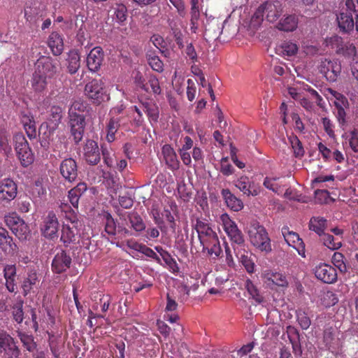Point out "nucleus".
Returning <instances> with one entry per match:
<instances>
[{
    "instance_id": "nucleus-1",
    "label": "nucleus",
    "mask_w": 358,
    "mask_h": 358,
    "mask_svg": "<svg viewBox=\"0 0 358 358\" xmlns=\"http://www.w3.org/2000/svg\"><path fill=\"white\" fill-rule=\"evenodd\" d=\"M248 234L252 245L262 252H269L271 251V240L268 234L263 225L258 222H250Z\"/></svg>"
},
{
    "instance_id": "nucleus-2",
    "label": "nucleus",
    "mask_w": 358,
    "mask_h": 358,
    "mask_svg": "<svg viewBox=\"0 0 358 358\" xmlns=\"http://www.w3.org/2000/svg\"><path fill=\"white\" fill-rule=\"evenodd\" d=\"M220 223L231 242L234 250L236 252L238 248L245 247V238L242 231L238 228L236 222L231 219L227 213H223L220 217Z\"/></svg>"
},
{
    "instance_id": "nucleus-3",
    "label": "nucleus",
    "mask_w": 358,
    "mask_h": 358,
    "mask_svg": "<svg viewBox=\"0 0 358 358\" xmlns=\"http://www.w3.org/2000/svg\"><path fill=\"white\" fill-rule=\"evenodd\" d=\"M21 350L15 339L5 330L0 329V356L1 358H22Z\"/></svg>"
},
{
    "instance_id": "nucleus-4",
    "label": "nucleus",
    "mask_w": 358,
    "mask_h": 358,
    "mask_svg": "<svg viewBox=\"0 0 358 358\" xmlns=\"http://www.w3.org/2000/svg\"><path fill=\"white\" fill-rule=\"evenodd\" d=\"M85 93L94 104L99 105L109 100L104 84L101 80L94 79L85 85Z\"/></svg>"
},
{
    "instance_id": "nucleus-5",
    "label": "nucleus",
    "mask_w": 358,
    "mask_h": 358,
    "mask_svg": "<svg viewBox=\"0 0 358 358\" xmlns=\"http://www.w3.org/2000/svg\"><path fill=\"white\" fill-rule=\"evenodd\" d=\"M282 13V8L280 2L266 1L258 7L254 17L263 20L265 16L268 22H273L278 20Z\"/></svg>"
},
{
    "instance_id": "nucleus-6",
    "label": "nucleus",
    "mask_w": 358,
    "mask_h": 358,
    "mask_svg": "<svg viewBox=\"0 0 358 358\" xmlns=\"http://www.w3.org/2000/svg\"><path fill=\"white\" fill-rule=\"evenodd\" d=\"M5 222L19 239H27L29 234V227L16 213L5 216Z\"/></svg>"
},
{
    "instance_id": "nucleus-7",
    "label": "nucleus",
    "mask_w": 358,
    "mask_h": 358,
    "mask_svg": "<svg viewBox=\"0 0 358 358\" xmlns=\"http://www.w3.org/2000/svg\"><path fill=\"white\" fill-rule=\"evenodd\" d=\"M59 61L50 57H41L35 64V71L46 77L52 78L57 72Z\"/></svg>"
},
{
    "instance_id": "nucleus-8",
    "label": "nucleus",
    "mask_w": 358,
    "mask_h": 358,
    "mask_svg": "<svg viewBox=\"0 0 358 358\" xmlns=\"http://www.w3.org/2000/svg\"><path fill=\"white\" fill-rule=\"evenodd\" d=\"M327 92L336 99L334 106L336 109V117L341 125L346 123L345 110L349 108V102L348 99L343 94L331 89L328 88Z\"/></svg>"
},
{
    "instance_id": "nucleus-9",
    "label": "nucleus",
    "mask_w": 358,
    "mask_h": 358,
    "mask_svg": "<svg viewBox=\"0 0 358 358\" xmlns=\"http://www.w3.org/2000/svg\"><path fill=\"white\" fill-rule=\"evenodd\" d=\"M72 264V258L65 250H60L54 256L51 269L54 273L62 274L67 271Z\"/></svg>"
},
{
    "instance_id": "nucleus-10",
    "label": "nucleus",
    "mask_w": 358,
    "mask_h": 358,
    "mask_svg": "<svg viewBox=\"0 0 358 358\" xmlns=\"http://www.w3.org/2000/svg\"><path fill=\"white\" fill-rule=\"evenodd\" d=\"M71 134L76 144L83 139L86 125L85 115H69Z\"/></svg>"
},
{
    "instance_id": "nucleus-11",
    "label": "nucleus",
    "mask_w": 358,
    "mask_h": 358,
    "mask_svg": "<svg viewBox=\"0 0 358 358\" xmlns=\"http://www.w3.org/2000/svg\"><path fill=\"white\" fill-rule=\"evenodd\" d=\"M319 71L328 81L334 82L341 73V66L336 61L324 59L320 62Z\"/></svg>"
},
{
    "instance_id": "nucleus-12",
    "label": "nucleus",
    "mask_w": 358,
    "mask_h": 358,
    "mask_svg": "<svg viewBox=\"0 0 358 358\" xmlns=\"http://www.w3.org/2000/svg\"><path fill=\"white\" fill-rule=\"evenodd\" d=\"M58 228L59 222L55 213L53 211L49 212L41 227L43 236L48 239L57 238Z\"/></svg>"
},
{
    "instance_id": "nucleus-13",
    "label": "nucleus",
    "mask_w": 358,
    "mask_h": 358,
    "mask_svg": "<svg viewBox=\"0 0 358 358\" xmlns=\"http://www.w3.org/2000/svg\"><path fill=\"white\" fill-rule=\"evenodd\" d=\"M194 229L198 234L201 245L207 243V241L217 236L208 221L204 219L197 218Z\"/></svg>"
},
{
    "instance_id": "nucleus-14",
    "label": "nucleus",
    "mask_w": 358,
    "mask_h": 358,
    "mask_svg": "<svg viewBox=\"0 0 358 358\" xmlns=\"http://www.w3.org/2000/svg\"><path fill=\"white\" fill-rule=\"evenodd\" d=\"M44 11L36 4L27 6L24 8L26 23L31 29H36L39 22L43 20Z\"/></svg>"
},
{
    "instance_id": "nucleus-15",
    "label": "nucleus",
    "mask_w": 358,
    "mask_h": 358,
    "mask_svg": "<svg viewBox=\"0 0 358 358\" xmlns=\"http://www.w3.org/2000/svg\"><path fill=\"white\" fill-rule=\"evenodd\" d=\"M59 172L65 180L73 182L78 174L77 162L73 158H66L62 161L59 166Z\"/></svg>"
},
{
    "instance_id": "nucleus-16",
    "label": "nucleus",
    "mask_w": 358,
    "mask_h": 358,
    "mask_svg": "<svg viewBox=\"0 0 358 358\" xmlns=\"http://www.w3.org/2000/svg\"><path fill=\"white\" fill-rule=\"evenodd\" d=\"M314 272L315 277L324 283L331 284L337 280L336 270L329 264H320L315 267Z\"/></svg>"
},
{
    "instance_id": "nucleus-17",
    "label": "nucleus",
    "mask_w": 358,
    "mask_h": 358,
    "mask_svg": "<svg viewBox=\"0 0 358 358\" xmlns=\"http://www.w3.org/2000/svg\"><path fill=\"white\" fill-rule=\"evenodd\" d=\"M72 226L63 224L61 230L60 241L63 243L65 248L69 247L71 244H76L79 242V232L73 222Z\"/></svg>"
},
{
    "instance_id": "nucleus-18",
    "label": "nucleus",
    "mask_w": 358,
    "mask_h": 358,
    "mask_svg": "<svg viewBox=\"0 0 358 358\" xmlns=\"http://www.w3.org/2000/svg\"><path fill=\"white\" fill-rule=\"evenodd\" d=\"M282 234L287 243L289 246L295 248L299 255L302 257H306L305 245L299 234L292 231H289L287 227H283L282 228Z\"/></svg>"
},
{
    "instance_id": "nucleus-19",
    "label": "nucleus",
    "mask_w": 358,
    "mask_h": 358,
    "mask_svg": "<svg viewBox=\"0 0 358 358\" xmlns=\"http://www.w3.org/2000/svg\"><path fill=\"white\" fill-rule=\"evenodd\" d=\"M84 158L87 164L96 165L101 160L98 144L94 140H87L84 146Z\"/></svg>"
},
{
    "instance_id": "nucleus-20",
    "label": "nucleus",
    "mask_w": 358,
    "mask_h": 358,
    "mask_svg": "<svg viewBox=\"0 0 358 358\" xmlns=\"http://www.w3.org/2000/svg\"><path fill=\"white\" fill-rule=\"evenodd\" d=\"M17 194V185L10 178H4L0 181V199L7 201L13 200Z\"/></svg>"
},
{
    "instance_id": "nucleus-21",
    "label": "nucleus",
    "mask_w": 358,
    "mask_h": 358,
    "mask_svg": "<svg viewBox=\"0 0 358 358\" xmlns=\"http://www.w3.org/2000/svg\"><path fill=\"white\" fill-rule=\"evenodd\" d=\"M104 53L101 47H95L90 50L87 57V66L92 72L98 71L103 61Z\"/></svg>"
},
{
    "instance_id": "nucleus-22",
    "label": "nucleus",
    "mask_w": 358,
    "mask_h": 358,
    "mask_svg": "<svg viewBox=\"0 0 358 358\" xmlns=\"http://www.w3.org/2000/svg\"><path fill=\"white\" fill-rule=\"evenodd\" d=\"M0 249L8 255H14L17 251V246L14 243L9 232L0 227Z\"/></svg>"
},
{
    "instance_id": "nucleus-23",
    "label": "nucleus",
    "mask_w": 358,
    "mask_h": 358,
    "mask_svg": "<svg viewBox=\"0 0 358 358\" xmlns=\"http://www.w3.org/2000/svg\"><path fill=\"white\" fill-rule=\"evenodd\" d=\"M162 152L166 164L172 171L178 170L180 167V162L173 148L169 144L162 147Z\"/></svg>"
},
{
    "instance_id": "nucleus-24",
    "label": "nucleus",
    "mask_w": 358,
    "mask_h": 358,
    "mask_svg": "<svg viewBox=\"0 0 358 358\" xmlns=\"http://www.w3.org/2000/svg\"><path fill=\"white\" fill-rule=\"evenodd\" d=\"M263 275L266 282H271L273 285L282 287L288 286V280L284 273L268 270L266 271Z\"/></svg>"
},
{
    "instance_id": "nucleus-25",
    "label": "nucleus",
    "mask_w": 358,
    "mask_h": 358,
    "mask_svg": "<svg viewBox=\"0 0 358 358\" xmlns=\"http://www.w3.org/2000/svg\"><path fill=\"white\" fill-rule=\"evenodd\" d=\"M221 195L228 208L231 210L238 212L243 208V201L237 198L229 189H223L221 191Z\"/></svg>"
},
{
    "instance_id": "nucleus-26",
    "label": "nucleus",
    "mask_w": 358,
    "mask_h": 358,
    "mask_svg": "<svg viewBox=\"0 0 358 358\" xmlns=\"http://www.w3.org/2000/svg\"><path fill=\"white\" fill-rule=\"evenodd\" d=\"M236 187L247 196H257L260 193L259 188H254V182L247 176H241L236 182Z\"/></svg>"
},
{
    "instance_id": "nucleus-27",
    "label": "nucleus",
    "mask_w": 358,
    "mask_h": 358,
    "mask_svg": "<svg viewBox=\"0 0 358 358\" xmlns=\"http://www.w3.org/2000/svg\"><path fill=\"white\" fill-rule=\"evenodd\" d=\"M84 15L79 12L76 13L73 17L66 20L62 26V29L70 34H75V30L78 28L85 27Z\"/></svg>"
},
{
    "instance_id": "nucleus-28",
    "label": "nucleus",
    "mask_w": 358,
    "mask_h": 358,
    "mask_svg": "<svg viewBox=\"0 0 358 358\" xmlns=\"http://www.w3.org/2000/svg\"><path fill=\"white\" fill-rule=\"evenodd\" d=\"M299 16L296 14L288 15L278 23L277 28L283 31H294L298 27Z\"/></svg>"
},
{
    "instance_id": "nucleus-29",
    "label": "nucleus",
    "mask_w": 358,
    "mask_h": 358,
    "mask_svg": "<svg viewBox=\"0 0 358 358\" xmlns=\"http://www.w3.org/2000/svg\"><path fill=\"white\" fill-rule=\"evenodd\" d=\"M339 332L332 327L326 328L323 334V341L329 349H336L339 345Z\"/></svg>"
},
{
    "instance_id": "nucleus-30",
    "label": "nucleus",
    "mask_w": 358,
    "mask_h": 358,
    "mask_svg": "<svg viewBox=\"0 0 358 358\" xmlns=\"http://www.w3.org/2000/svg\"><path fill=\"white\" fill-rule=\"evenodd\" d=\"M338 26L341 31L349 33L355 27V22L351 13L341 12L336 18Z\"/></svg>"
},
{
    "instance_id": "nucleus-31",
    "label": "nucleus",
    "mask_w": 358,
    "mask_h": 358,
    "mask_svg": "<svg viewBox=\"0 0 358 358\" xmlns=\"http://www.w3.org/2000/svg\"><path fill=\"white\" fill-rule=\"evenodd\" d=\"M6 287L10 292H15L16 285V267L15 265H6L3 268Z\"/></svg>"
},
{
    "instance_id": "nucleus-32",
    "label": "nucleus",
    "mask_w": 358,
    "mask_h": 358,
    "mask_svg": "<svg viewBox=\"0 0 358 358\" xmlns=\"http://www.w3.org/2000/svg\"><path fill=\"white\" fill-rule=\"evenodd\" d=\"M64 115V110L59 106H52L49 111V128L50 130H55L61 123Z\"/></svg>"
},
{
    "instance_id": "nucleus-33",
    "label": "nucleus",
    "mask_w": 358,
    "mask_h": 358,
    "mask_svg": "<svg viewBox=\"0 0 358 358\" xmlns=\"http://www.w3.org/2000/svg\"><path fill=\"white\" fill-rule=\"evenodd\" d=\"M86 183L79 182L75 187L69 191L68 199L73 208H78L80 198L86 192Z\"/></svg>"
},
{
    "instance_id": "nucleus-34",
    "label": "nucleus",
    "mask_w": 358,
    "mask_h": 358,
    "mask_svg": "<svg viewBox=\"0 0 358 358\" xmlns=\"http://www.w3.org/2000/svg\"><path fill=\"white\" fill-rule=\"evenodd\" d=\"M48 178L46 176L37 178L31 187V194L35 197H42L46 195V187Z\"/></svg>"
},
{
    "instance_id": "nucleus-35",
    "label": "nucleus",
    "mask_w": 358,
    "mask_h": 358,
    "mask_svg": "<svg viewBox=\"0 0 358 358\" xmlns=\"http://www.w3.org/2000/svg\"><path fill=\"white\" fill-rule=\"evenodd\" d=\"M48 46L51 49L53 55H59L64 49L63 38L57 32H52L48 38Z\"/></svg>"
},
{
    "instance_id": "nucleus-36",
    "label": "nucleus",
    "mask_w": 358,
    "mask_h": 358,
    "mask_svg": "<svg viewBox=\"0 0 358 358\" xmlns=\"http://www.w3.org/2000/svg\"><path fill=\"white\" fill-rule=\"evenodd\" d=\"M201 245L203 246V251L207 250L208 255H214V258L218 257L222 252L217 236Z\"/></svg>"
},
{
    "instance_id": "nucleus-37",
    "label": "nucleus",
    "mask_w": 358,
    "mask_h": 358,
    "mask_svg": "<svg viewBox=\"0 0 358 358\" xmlns=\"http://www.w3.org/2000/svg\"><path fill=\"white\" fill-rule=\"evenodd\" d=\"M120 119L118 117H111L106 124V141L112 143L115 140V134L120 127Z\"/></svg>"
},
{
    "instance_id": "nucleus-38",
    "label": "nucleus",
    "mask_w": 358,
    "mask_h": 358,
    "mask_svg": "<svg viewBox=\"0 0 358 358\" xmlns=\"http://www.w3.org/2000/svg\"><path fill=\"white\" fill-rule=\"evenodd\" d=\"M39 282V279L36 271H30L27 273V278L22 282V287L24 295H27L30 291Z\"/></svg>"
},
{
    "instance_id": "nucleus-39",
    "label": "nucleus",
    "mask_w": 358,
    "mask_h": 358,
    "mask_svg": "<svg viewBox=\"0 0 358 358\" xmlns=\"http://www.w3.org/2000/svg\"><path fill=\"white\" fill-rule=\"evenodd\" d=\"M327 220L321 217H313L309 222L308 227L315 231L319 236L324 234L327 227Z\"/></svg>"
},
{
    "instance_id": "nucleus-40",
    "label": "nucleus",
    "mask_w": 358,
    "mask_h": 358,
    "mask_svg": "<svg viewBox=\"0 0 358 358\" xmlns=\"http://www.w3.org/2000/svg\"><path fill=\"white\" fill-rule=\"evenodd\" d=\"M9 141V132L6 129L0 127V152L6 157L12 154V148Z\"/></svg>"
},
{
    "instance_id": "nucleus-41",
    "label": "nucleus",
    "mask_w": 358,
    "mask_h": 358,
    "mask_svg": "<svg viewBox=\"0 0 358 358\" xmlns=\"http://www.w3.org/2000/svg\"><path fill=\"white\" fill-rule=\"evenodd\" d=\"M128 220L131 225V228L136 232H141L145 229V223L137 212L132 211L129 213L128 215Z\"/></svg>"
},
{
    "instance_id": "nucleus-42",
    "label": "nucleus",
    "mask_w": 358,
    "mask_h": 358,
    "mask_svg": "<svg viewBox=\"0 0 358 358\" xmlns=\"http://www.w3.org/2000/svg\"><path fill=\"white\" fill-rule=\"evenodd\" d=\"M80 66V57L76 51L69 52L66 59V67L70 74H75Z\"/></svg>"
},
{
    "instance_id": "nucleus-43",
    "label": "nucleus",
    "mask_w": 358,
    "mask_h": 358,
    "mask_svg": "<svg viewBox=\"0 0 358 358\" xmlns=\"http://www.w3.org/2000/svg\"><path fill=\"white\" fill-rule=\"evenodd\" d=\"M280 178L278 177H266L264 180L263 185L264 186L272 191L273 192L280 194L282 192V187H285V185L282 184L281 181H280Z\"/></svg>"
},
{
    "instance_id": "nucleus-44",
    "label": "nucleus",
    "mask_w": 358,
    "mask_h": 358,
    "mask_svg": "<svg viewBox=\"0 0 358 358\" xmlns=\"http://www.w3.org/2000/svg\"><path fill=\"white\" fill-rule=\"evenodd\" d=\"M17 337L20 340L22 346L29 352H33L37 348V344L32 335L22 331H17Z\"/></svg>"
},
{
    "instance_id": "nucleus-45",
    "label": "nucleus",
    "mask_w": 358,
    "mask_h": 358,
    "mask_svg": "<svg viewBox=\"0 0 358 358\" xmlns=\"http://www.w3.org/2000/svg\"><path fill=\"white\" fill-rule=\"evenodd\" d=\"M47 78L34 71L31 80V85L35 92H41L43 91L48 85Z\"/></svg>"
},
{
    "instance_id": "nucleus-46",
    "label": "nucleus",
    "mask_w": 358,
    "mask_h": 358,
    "mask_svg": "<svg viewBox=\"0 0 358 358\" xmlns=\"http://www.w3.org/2000/svg\"><path fill=\"white\" fill-rule=\"evenodd\" d=\"M113 18L119 24L123 23L127 18V8L122 3L115 4L113 8Z\"/></svg>"
},
{
    "instance_id": "nucleus-47",
    "label": "nucleus",
    "mask_w": 358,
    "mask_h": 358,
    "mask_svg": "<svg viewBox=\"0 0 358 358\" xmlns=\"http://www.w3.org/2000/svg\"><path fill=\"white\" fill-rule=\"evenodd\" d=\"M87 103L81 100H75L69 109V115H85L84 113L87 112Z\"/></svg>"
},
{
    "instance_id": "nucleus-48",
    "label": "nucleus",
    "mask_w": 358,
    "mask_h": 358,
    "mask_svg": "<svg viewBox=\"0 0 358 358\" xmlns=\"http://www.w3.org/2000/svg\"><path fill=\"white\" fill-rule=\"evenodd\" d=\"M142 108L150 122H157L159 110L155 103L147 101L142 102Z\"/></svg>"
},
{
    "instance_id": "nucleus-49",
    "label": "nucleus",
    "mask_w": 358,
    "mask_h": 358,
    "mask_svg": "<svg viewBox=\"0 0 358 358\" xmlns=\"http://www.w3.org/2000/svg\"><path fill=\"white\" fill-rule=\"evenodd\" d=\"M320 238L324 245L331 250H338L342 245L341 241L331 234L324 233Z\"/></svg>"
},
{
    "instance_id": "nucleus-50",
    "label": "nucleus",
    "mask_w": 358,
    "mask_h": 358,
    "mask_svg": "<svg viewBox=\"0 0 358 358\" xmlns=\"http://www.w3.org/2000/svg\"><path fill=\"white\" fill-rule=\"evenodd\" d=\"M16 155L20 160V164L24 168L29 166L34 162V155L31 148H28V150L17 152Z\"/></svg>"
},
{
    "instance_id": "nucleus-51",
    "label": "nucleus",
    "mask_w": 358,
    "mask_h": 358,
    "mask_svg": "<svg viewBox=\"0 0 358 358\" xmlns=\"http://www.w3.org/2000/svg\"><path fill=\"white\" fill-rule=\"evenodd\" d=\"M289 141L293 149L294 156L297 158H301L304 155L305 150L299 138L292 135L289 137Z\"/></svg>"
},
{
    "instance_id": "nucleus-52",
    "label": "nucleus",
    "mask_w": 358,
    "mask_h": 358,
    "mask_svg": "<svg viewBox=\"0 0 358 358\" xmlns=\"http://www.w3.org/2000/svg\"><path fill=\"white\" fill-rule=\"evenodd\" d=\"M13 141L16 153L20 152L22 150H28V148H30L27 139L22 133L15 134L13 136Z\"/></svg>"
},
{
    "instance_id": "nucleus-53",
    "label": "nucleus",
    "mask_w": 358,
    "mask_h": 358,
    "mask_svg": "<svg viewBox=\"0 0 358 358\" xmlns=\"http://www.w3.org/2000/svg\"><path fill=\"white\" fill-rule=\"evenodd\" d=\"M245 287L247 289L248 294L253 299L255 300V301L257 303H262L263 301V297L259 294L257 287L250 279H247L245 280Z\"/></svg>"
},
{
    "instance_id": "nucleus-54",
    "label": "nucleus",
    "mask_w": 358,
    "mask_h": 358,
    "mask_svg": "<svg viewBox=\"0 0 358 358\" xmlns=\"http://www.w3.org/2000/svg\"><path fill=\"white\" fill-rule=\"evenodd\" d=\"M103 216L106 220L105 231L108 235L115 236L117 231L116 222L112 217L111 214L108 212L105 213Z\"/></svg>"
},
{
    "instance_id": "nucleus-55",
    "label": "nucleus",
    "mask_w": 358,
    "mask_h": 358,
    "mask_svg": "<svg viewBox=\"0 0 358 358\" xmlns=\"http://www.w3.org/2000/svg\"><path fill=\"white\" fill-rule=\"evenodd\" d=\"M297 322L302 329L306 330L309 328L311 321L308 314L302 309L296 311Z\"/></svg>"
},
{
    "instance_id": "nucleus-56",
    "label": "nucleus",
    "mask_w": 358,
    "mask_h": 358,
    "mask_svg": "<svg viewBox=\"0 0 358 358\" xmlns=\"http://www.w3.org/2000/svg\"><path fill=\"white\" fill-rule=\"evenodd\" d=\"M147 59L148 64L152 70L159 73L164 71V64L158 56L150 53L147 54Z\"/></svg>"
},
{
    "instance_id": "nucleus-57",
    "label": "nucleus",
    "mask_w": 358,
    "mask_h": 358,
    "mask_svg": "<svg viewBox=\"0 0 358 358\" xmlns=\"http://www.w3.org/2000/svg\"><path fill=\"white\" fill-rule=\"evenodd\" d=\"M357 54L355 46L352 43H345L343 46L338 50V55H341L345 57L355 60Z\"/></svg>"
},
{
    "instance_id": "nucleus-58",
    "label": "nucleus",
    "mask_w": 358,
    "mask_h": 358,
    "mask_svg": "<svg viewBox=\"0 0 358 358\" xmlns=\"http://www.w3.org/2000/svg\"><path fill=\"white\" fill-rule=\"evenodd\" d=\"M162 252H160V255L162 258L166 263V264L169 266V268L171 270L173 273H177L179 271V267L176 260L171 257V255L165 250H163L161 248Z\"/></svg>"
},
{
    "instance_id": "nucleus-59",
    "label": "nucleus",
    "mask_w": 358,
    "mask_h": 358,
    "mask_svg": "<svg viewBox=\"0 0 358 358\" xmlns=\"http://www.w3.org/2000/svg\"><path fill=\"white\" fill-rule=\"evenodd\" d=\"M236 255L239 258L242 265L245 267V270L249 273H252L255 271V263L252 259L246 255L241 254L239 256V252H235Z\"/></svg>"
},
{
    "instance_id": "nucleus-60",
    "label": "nucleus",
    "mask_w": 358,
    "mask_h": 358,
    "mask_svg": "<svg viewBox=\"0 0 358 358\" xmlns=\"http://www.w3.org/2000/svg\"><path fill=\"white\" fill-rule=\"evenodd\" d=\"M344 256L341 252H334L332 257V263L341 273L347 271V266L344 262Z\"/></svg>"
},
{
    "instance_id": "nucleus-61",
    "label": "nucleus",
    "mask_w": 358,
    "mask_h": 358,
    "mask_svg": "<svg viewBox=\"0 0 358 358\" xmlns=\"http://www.w3.org/2000/svg\"><path fill=\"white\" fill-rule=\"evenodd\" d=\"M322 303L325 307H331L338 302L337 295L331 291L324 292L322 299Z\"/></svg>"
},
{
    "instance_id": "nucleus-62",
    "label": "nucleus",
    "mask_w": 358,
    "mask_h": 358,
    "mask_svg": "<svg viewBox=\"0 0 358 358\" xmlns=\"http://www.w3.org/2000/svg\"><path fill=\"white\" fill-rule=\"evenodd\" d=\"M101 154L104 164L108 167H112L113 165V158L111 149L108 148L106 145L103 144L101 145Z\"/></svg>"
},
{
    "instance_id": "nucleus-63",
    "label": "nucleus",
    "mask_w": 358,
    "mask_h": 358,
    "mask_svg": "<svg viewBox=\"0 0 358 358\" xmlns=\"http://www.w3.org/2000/svg\"><path fill=\"white\" fill-rule=\"evenodd\" d=\"M143 244L138 242L134 238H129L122 241L120 244L117 243L118 247H127L129 249L139 252L141 250Z\"/></svg>"
},
{
    "instance_id": "nucleus-64",
    "label": "nucleus",
    "mask_w": 358,
    "mask_h": 358,
    "mask_svg": "<svg viewBox=\"0 0 358 358\" xmlns=\"http://www.w3.org/2000/svg\"><path fill=\"white\" fill-rule=\"evenodd\" d=\"M49 346L54 358H59L62 346L53 335L49 338Z\"/></svg>"
}]
</instances>
